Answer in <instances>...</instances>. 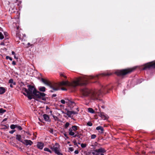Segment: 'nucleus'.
I'll list each match as a JSON object with an SVG mask.
<instances>
[{
    "mask_svg": "<svg viewBox=\"0 0 155 155\" xmlns=\"http://www.w3.org/2000/svg\"><path fill=\"white\" fill-rule=\"evenodd\" d=\"M111 74L110 73H105L97 74L95 76H82L76 78L75 80L71 83L68 81H62L59 83L60 87L63 86H67L74 87L79 85H86L88 83V81L89 80L91 79L97 80L101 76H109Z\"/></svg>",
    "mask_w": 155,
    "mask_h": 155,
    "instance_id": "nucleus-1",
    "label": "nucleus"
},
{
    "mask_svg": "<svg viewBox=\"0 0 155 155\" xmlns=\"http://www.w3.org/2000/svg\"><path fill=\"white\" fill-rule=\"evenodd\" d=\"M112 88L110 85H102L100 90H90L87 88H84L81 90V92L84 97L93 100H98V98L102 94H105L108 92L109 90Z\"/></svg>",
    "mask_w": 155,
    "mask_h": 155,
    "instance_id": "nucleus-2",
    "label": "nucleus"
},
{
    "mask_svg": "<svg viewBox=\"0 0 155 155\" xmlns=\"http://www.w3.org/2000/svg\"><path fill=\"white\" fill-rule=\"evenodd\" d=\"M27 87L28 88V90L25 88H24L22 90V91H25L26 93L23 92V94L27 96L29 99L31 100L34 97L44 101L47 100V97H46V94L37 91L32 85H29L27 86Z\"/></svg>",
    "mask_w": 155,
    "mask_h": 155,
    "instance_id": "nucleus-3",
    "label": "nucleus"
},
{
    "mask_svg": "<svg viewBox=\"0 0 155 155\" xmlns=\"http://www.w3.org/2000/svg\"><path fill=\"white\" fill-rule=\"evenodd\" d=\"M136 68V67H134L132 68L118 70L115 72V73L118 75H125L133 71Z\"/></svg>",
    "mask_w": 155,
    "mask_h": 155,
    "instance_id": "nucleus-4",
    "label": "nucleus"
},
{
    "mask_svg": "<svg viewBox=\"0 0 155 155\" xmlns=\"http://www.w3.org/2000/svg\"><path fill=\"white\" fill-rule=\"evenodd\" d=\"M106 152L104 149L100 148L96 150H91L88 153L89 155H104L103 153Z\"/></svg>",
    "mask_w": 155,
    "mask_h": 155,
    "instance_id": "nucleus-5",
    "label": "nucleus"
},
{
    "mask_svg": "<svg viewBox=\"0 0 155 155\" xmlns=\"http://www.w3.org/2000/svg\"><path fill=\"white\" fill-rule=\"evenodd\" d=\"M59 147V145L56 143L53 147H51V148L58 155H63L60 152Z\"/></svg>",
    "mask_w": 155,
    "mask_h": 155,
    "instance_id": "nucleus-6",
    "label": "nucleus"
},
{
    "mask_svg": "<svg viewBox=\"0 0 155 155\" xmlns=\"http://www.w3.org/2000/svg\"><path fill=\"white\" fill-rule=\"evenodd\" d=\"M155 68V61L147 63L145 64L142 68L143 70L148 69L154 68Z\"/></svg>",
    "mask_w": 155,
    "mask_h": 155,
    "instance_id": "nucleus-7",
    "label": "nucleus"
},
{
    "mask_svg": "<svg viewBox=\"0 0 155 155\" xmlns=\"http://www.w3.org/2000/svg\"><path fill=\"white\" fill-rule=\"evenodd\" d=\"M78 127L77 126L74 125L71 128H70L68 131L69 135L71 136L74 135L75 133L73 131H76L78 130Z\"/></svg>",
    "mask_w": 155,
    "mask_h": 155,
    "instance_id": "nucleus-8",
    "label": "nucleus"
},
{
    "mask_svg": "<svg viewBox=\"0 0 155 155\" xmlns=\"http://www.w3.org/2000/svg\"><path fill=\"white\" fill-rule=\"evenodd\" d=\"M50 87L54 91H58L60 89L59 83L51 84Z\"/></svg>",
    "mask_w": 155,
    "mask_h": 155,
    "instance_id": "nucleus-9",
    "label": "nucleus"
},
{
    "mask_svg": "<svg viewBox=\"0 0 155 155\" xmlns=\"http://www.w3.org/2000/svg\"><path fill=\"white\" fill-rule=\"evenodd\" d=\"M66 112H64L62 111V113L66 114L69 117H71V115L72 114H77V112H75L74 111H69L67 109H66Z\"/></svg>",
    "mask_w": 155,
    "mask_h": 155,
    "instance_id": "nucleus-10",
    "label": "nucleus"
},
{
    "mask_svg": "<svg viewBox=\"0 0 155 155\" xmlns=\"http://www.w3.org/2000/svg\"><path fill=\"white\" fill-rule=\"evenodd\" d=\"M68 104L69 105L68 106L71 109H73L74 107H76L75 103L70 100L68 101Z\"/></svg>",
    "mask_w": 155,
    "mask_h": 155,
    "instance_id": "nucleus-11",
    "label": "nucleus"
},
{
    "mask_svg": "<svg viewBox=\"0 0 155 155\" xmlns=\"http://www.w3.org/2000/svg\"><path fill=\"white\" fill-rule=\"evenodd\" d=\"M22 143L26 146L28 145L30 146L33 143V142L31 140H25Z\"/></svg>",
    "mask_w": 155,
    "mask_h": 155,
    "instance_id": "nucleus-12",
    "label": "nucleus"
},
{
    "mask_svg": "<svg viewBox=\"0 0 155 155\" xmlns=\"http://www.w3.org/2000/svg\"><path fill=\"white\" fill-rule=\"evenodd\" d=\"M44 146V144L43 143L41 142H38L37 144V147L38 148L42 150Z\"/></svg>",
    "mask_w": 155,
    "mask_h": 155,
    "instance_id": "nucleus-13",
    "label": "nucleus"
},
{
    "mask_svg": "<svg viewBox=\"0 0 155 155\" xmlns=\"http://www.w3.org/2000/svg\"><path fill=\"white\" fill-rule=\"evenodd\" d=\"M41 81L45 84L49 86L50 87L51 83L49 81L47 80H45L43 78H41Z\"/></svg>",
    "mask_w": 155,
    "mask_h": 155,
    "instance_id": "nucleus-14",
    "label": "nucleus"
},
{
    "mask_svg": "<svg viewBox=\"0 0 155 155\" xmlns=\"http://www.w3.org/2000/svg\"><path fill=\"white\" fill-rule=\"evenodd\" d=\"M96 130H98V132L101 133H103L104 131L103 128L101 126H99L97 127L96 128Z\"/></svg>",
    "mask_w": 155,
    "mask_h": 155,
    "instance_id": "nucleus-15",
    "label": "nucleus"
},
{
    "mask_svg": "<svg viewBox=\"0 0 155 155\" xmlns=\"http://www.w3.org/2000/svg\"><path fill=\"white\" fill-rule=\"evenodd\" d=\"M6 89L3 87H0V94H4L6 91Z\"/></svg>",
    "mask_w": 155,
    "mask_h": 155,
    "instance_id": "nucleus-16",
    "label": "nucleus"
},
{
    "mask_svg": "<svg viewBox=\"0 0 155 155\" xmlns=\"http://www.w3.org/2000/svg\"><path fill=\"white\" fill-rule=\"evenodd\" d=\"M16 139L19 141L21 142H22L23 141L21 139V135L19 134H17L16 135Z\"/></svg>",
    "mask_w": 155,
    "mask_h": 155,
    "instance_id": "nucleus-17",
    "label": "nucleus"
},
{
    "mask_svg": "<svg viewBox=\"0 0 155 155\" xmlns=\"http://www.w3.org/2000/svg\"><path fill=\"white\" fill-rule=\"evenodd\" d=\"M43 117L45 121H48L49 120V117L47 114H44L43 115Z\"/></svg>",
    "mask_w": 155,
    "mask_h": 155,
    "instance_id": "nucleus-18",
    "label": "nucleus"
},
{
    "mask_svg": "<svg viewBox=\"0 0 155 155\" xmlns=\"http://www.w3.org/2000/svg\"><path fill=\"white\" fill-rule=\"evenodd\" d=\"M39 89L41 91L45 92L46 90L45 87H39Z\"/></svg>",
    "mask_w": 155,
    "mask_h": 155,
    "instance_id": "nucleus-19",
    "label": "nucleus"
},
{
    "mask_svg": "<svg viewBox=\"0 0 155 155\" xmlns=\"http://www.w3.org/2000/svg\"><path fill=\"white\" fill-rule=\"evenodd\" d=\"M88 110L89 112L91 113L92 114L94 113V110L91 108H89L88 109Z\"/></svg>",
    "mask_w": 155,
    "mask_h": 155,
    "instance_id": "nucleus-20",
    "label": "nucleus"
},
{
    "mask_svg": "<svg viewBox=\"0 0 155 155\" xmlns=\"http://www.w3.org/2000/svg\"><path fill=\"white\" fill-rule=\"evenodd\" d=\"M76 133H77V134H74V135L73 136V137H77L79 138H80V134H79L78 132H76Z\"/></svg>",
    "mask_w": 155,
    "mask_h": 155,
    "instance_id": "nucleus-21",
    "label": "nucleus"
},
{
    "mask_svg": "<svg viewBox=\"0 0 155 155\" xmlns=\"http://www.w3.org/2000/svg\"><path fill=\"white\" fill-rule=\"evenodd\" d=\"M100 116L102 117V118H104V119H105L107 118V117H106L105 115L103 113H101L100 114Z\"/></svg>",
    "mask_w": 155,
    "mask_h": 155,
    "instance_id": "nucleus-22",
    "label": "nucleus"
},
{
    "mask_svg": "<svg viewBox=\"0 0 155 155\" xmlns=\"http://www.w3.org/2000/svg\"><path fill=\"white\" fill-rule=\"evenodd\" d=\"M69 100H67L66 101H65L64 100H61V102L62 104H65V103H67L68 104V102Z\"/></svg>",
    "mask_w": 155,
    "mask_h": 155,
    "instance_id": "nucleus-23",
    "label": "nucleus"
},
{
    "mask_svg": "<svg viewBox=\"0 0 155 155\" xmlns=\"http://www.w3.org/2000/svg\"><path fill=\"white\" fill-rule=\"evenodd\" d=\"M44 150L45 151H47L49 152L50 153H51V151L47 147H45L44 149Z\"/></svg>",
    "mask_w": 155,
    "mask_h": 155,
    "instance_id": "nucleus-24",
    "label": "nucleus"
},
{
    "mask_svg": "<svg viewBox=\"0 0 155 155\" xmlns=\"http://www.w3.org/2000/svg\"><path fill=\"white\" fill-rule=\"evenodd\" d=\"M16 124L14 125L12 124L10 126V128L12 129H14L15 128H16Z\"/></svg>",
    "mask_w": 155,
    "mask_h": 155,
    "instance_id": "nucleus-25",
    "label": "nucleus"
},
{
    "mask_svg": "<svg viewBox=\"0 0 155 155\" xmlns=\"http://www.w3.org/2000/svg\"><path fill=\"white\" fill-rule=\"evenodd\" d=\"M16 128H17V129L19 130H21L22 129V128L21 127V126H18L17 125H16Z\"/></svg>",
    "mask_w": 155,
    "mask_h": 155,
    "instance_id": "nucleus-26",
    "label": "nucleus"
},
{
    "mask_svg": "<svg viewBox=\"0 0 155 155\" xmlns=\"http://www.w3.org/2000/svg\"><path fill=\"white\" fill-rule=\"evenodd\" d=\"M6 110H4L2 108L0 109V114H3L5 112Z\"/></svg>",
    "mask_w": 155,
    "mask_h": 155,
    "instance_id": "nucleus-27",
    "label": "nucleus"
},
{
    "mask_svg": "<svg viewBox=\"0 0 155 155\" xmlns=\"http://www.w3.org/2000/svg\"><path fill=\"white\" fill-rule=\"evenodd\" d=\"M70 124L68 122H67L66 123L65 125V128L66 129L69 126Z\"/></svg>",
    "mask_w": 155,
    "mask_h": 155,
    "instance_id": "nucleus-28",
    "label": "nucleus"
},
{
    "mask_svg": "<svg viewBox=\"0 0 155 155\" xmlns=\"http://www.w3.org/2000/svg\"><path fill=\"white\" fill-rule=\"evenodd\" d=\"M9 83H13L14 85H15V83H14L13 80L12 79H10L8 82Z\"/></svg>",
    "mask_w": 155,
    "mask_h": 155,
    "instance_id": "nucleus-29",
    "label": "nucleus"
},
{
    "mask_svg": "<svg viewBox=\"0 0 155 155\" xmlns=\"http://www.w3.org/2000/svg\"><path fill=\"white\" fill-rule=\"evenodd\" d=\"M87 125L88 126H92V123L91 121H88L87 123Z\"/></svg>",
    "mask_w": 155,
    "mask_h": 155,
    "instance_id": "nucleus-30",
    "label": "nucleus"
},
{
    "mask_svg": "<svg viewBox=\"0 0 155 155\" xmlns=\"http://www.w3.org/2000/svg\"><path fill=\"white\" fill-rule=\"evenodd\" d=\"M96 137V136L95 134H92L91 136V138L92 139H94Z\"/></svg>",
    "mask_w": 155,
    "mask_h": 155,
    "instance_id": "nucleus-31",
    "label": "nucleus"
},
{
    "mask_svg": "<svg viewBox=\"0 0 155 155\" xmlns=\"http://www.w3.org/2000/svg\"><path fill=\"white\" fill-rule=\"evenodd\" d=\"M4 38V36L2 33L0 32V39H2Z\"/></svg>",
    "mask_w": 155,
    "mask_h": 155,
    "instance_id": "nucleus-32",
    "label": "nucleus"
},
{
    "mask_svg": "<svg viewBox=\"0 0 155 155\" xmlns=\"http://www.w3.org/2000/svg\"><path fill=\"white\" fill-rule=\"evenodd\" d=\"M86 145L84 143H81V147L82 148H85L86 147Z\"/></svg>",
    "mask_w": 155,
    "mask_h": 155,
    "instance_id": "nucleus-33",
    "label": "nucleus"
},
{
    "mask_svg": "<svg viewBox=\"0 0 155 155\" xmlns=\"http://www.w3.org/2000/svg\"><path fill=\"white\" fill-rule=\"evenodd\" d=\"M6 58L7 59H9L11 61H12V58L8 56H6Z\"/></svg>",
    "mask_w": 155,
    "mask_h": 155,
    "instance_id": "nucleus-34",
    "label": "nucleus"
},
{
    "mask_svg": "<svg viewBox=\"0 0 155 155\" xmlns=\"http://www.w3.org/2000/svg\"><path fill=\"white\" fill-rule=\"evenodd\" d=\"M16 35L17 37H18L19 38H21V35L18 33L17 31L16 32Z\"/></svg>",
    "mask_w": 155,
    "mask_h": 155,
    "instance_id": "nucleus-35",
    "label": "nucleus"
},
{
    "mask_svg": "<svg viewBox=\"0 0 155 155\" xmlns=\"http://www.w3.org/2000/svg\"><path fill=\"white\" fill-rule=\"evenodd\" d=\"M12 54L14 55V58H15L17 59V58H16L15 55V53L14 51H12Z\"/></svg>",
    "mask_w": 155,
    "mask_h": 155,
    "instance_id": "nucleus-36",
    "label": "nucleus"
},
{
    "mask_svg": "<svg viewBox=\"0 0 155 155\" xmlns=\"http://www.w3.org/2000/svg\"><path fill=\"white\" fill-rule=\"evenodd\" d=\"M60 76H61V77H63L65 78H66V76L63 73H61L60 74Z\"/></svg>",
    "mask_w": 155,
    "mask_h": 155,
    "instance_id": "nucleus-37",
    "label": "nucleus"
},
{
    "mask_svg": "<svg viewBox=\"0 0 155 155\" xmlns=\"http://www.w3.org/2000/svg\"><path fill=\"white\" fill-rule=\"evenodd\" d=\"M15 130H12L9 131V133L11 134H13L15 132Z\"/></svg>",
    "mask_w": 155,
    "mask_h": 155,
    "instance_id": "nucleus-38",
    "label": "nucleus"
},
{
    "mask_svg": "<svg viewBox=\"0 0 155 155\" xmlns=\"http://www.w3.org/2000/svg\"><path fill=\"white\" fill-rule=\"evenodd\" d=\"M74 109H76V110H77V111L76 112H77V113H78V112L79 111L78 108L76 106V107H75Z\"/></svg>",
    "mask_w": 155,
    "mask_h": 155,
    "instance_id": "nucleus-39",
    "label": "nucleus"
},
{
    "mask_svg": "<svg viewBox=\"0 0 155 155\" xmlns=\"http://www.w3.org/2000/svg\"><path fill=\"white\" fill-rule=\"evenodd\" d=\"M74 152V153L76 154H77L78 153V151L77 150H75Z\"/></svg>",
    "mask_w": 155,
    "mask_h": 155,
    "instance_id": "nucleus-40",
    "label": "nucleus"
},
{
    "mask_svg": "<svg viewBox=\"0 0 155 155\" xmlns=\"http://www.w3.org/2000/svg\"><path fill=\"white\" fill-rule=\"evenodd\" d=\"M27 45L28 46V47L29 46H31L32 45H31L30 43H28Z\"/></svg>",
    "mask_w": 155,
    "mask_h": 155,
    "instance_id": "nucleus-41",
    "label": "nucleus"
},
{
    "mask_svg": "<svg viewBox=\"0 0 155 155\" xmlns=\"http://www.w3.org/2000/svg\"><path fill=\"white\" fill-rule=\"evenodd\" d=\"M61 89L62 90H66V89L65 88H61Z\"/></svg>",
    "mask_w": 155,
    "mask_h": 155,
    "instance_id": "nucleus-42",
    "label": "nucleus"
},
{
    "mask_svg": "<svg viewBox=\"0 0 155 155\" xmlns=\"http://www.w3.org/2000/svg\"><path fill=\"white\" fill-rule=\"evenodd\" d=\"M12 64H13V65L15 64H16L15 62L14 61H13L12 62Z\"/></svg>",
    "mask_w": 155,
    "mask_h": 155,
    "instance_id": "nucleus-43",
    "label": "nucleus"
},
{
    "mask_svg": "<svg viewBox=\"0 0 155 155\" xmlns=\"http://www.w3.org/2000/svg\"><path fill=\"white\" fill-rule=\"evenodd\" d=\"M7 118H5L3 120V121H5L7 120Z\"/></svg>",
    "mask_w": 155,
    "mask_h": 155,
    "instance_id": "nucleus-44",
    "label": "nucleus"
},
{
    "mask_svg": "<svg viewBox=\"0 0 155 155\" xmlns=\"http://www.w3.org/2000/svg\"><path fill=\"white\" fill-rule=\"evenodd\" d=\"M64 136L65 137H66L67 138H68V136H67V135L66 134H64Z\"/></svg>",
    "mask_w": 155,
    "mask_h": 155,
    "instance_id": "nucleus-45",
    "label": "nucleus"
},
{
    "mask_svg": "<svg viewBox=\"0 0 155 155\" xmlns=\"http://www.w3.org/2000/svg\"><path fill=\"white\" fill-rule=\"evenodd\" d=\"M56 94H54L52 95V96L54 97H56Z\"/></svg>",
    "mask_w": 155,
    "mask_h": 155,
    "instance_id": "nucleus-46",
    "label": "nucleus"
},
{
    "mask_svg": "<svg viewBox=\"0 0 155 155\" xmlns=\"http://www.w3.org/2000/svg\"><path fill=\"white\" fill-rule=\"evenodd\" d=\"M54 117V119L56 120V119H58V118L57 117Z\"/></svg>",
    "mask_w": 155,
    "mask_h": 155,
    "instance_id": "nucleus-47",
    "label": "nucleus"
},
{
    "mask_svg": "<svg viewBox=\"0 0 155 155\" xmlns=\"http://www.w3.org/2000/svg\"><path fill=\"white\" fill-rule=\"evenodd\" d=\"M10 86L11 87H13V85L12 84H10Z\"/></svg>",
    "mask_w": 155,
    "mask_h": 155,
    "instance_id": "nucleus-48",
    "label": "nucleus"
},
{
    "mask_svg": "<svg viewBox=\"0 0 155 155\" xmlns=\"http://www.w3.org/2000/svg\"><path fill=\"white\" fill-rule=\"evenodd\" d=\"M19 27L18 26H17V27H16V29L17 30H18L19 29Z\"/></svg>",
    "mask_w": 155,
    "mask_h": 155,
    "instance_id": "nucleus-49",
    "label": "nucleus"
},
{
    "mask_svg": "<svg viewBox=\"0 0 155 155\" xmlns=\"http://www.w3.org/2000/svg\"><path fill=\"white\" fill-rule=\"evenodd\" d=\"M7 33H6V32H5V33H4V35H6H6H7Z\"/></svg>",
    "mask_w": 155,
    "mask_h": 155,
    "instance_id": "nucleus-50",
    "label": "nucleus"
},
{
    "mask_svg": "<svg viewBox=\"0 0 155 155\" xmlns=\"http://www.w3.org/2000/svg\"><path fill=\"white\" fill-rule=\"evenodd\" d=\"M5 129L7 128V127L5 125Z\"/></svg>",
    "mask_w": 155,
    "mask_h": 155,
    "instance_id": "nucleus-51",
    "label": "nucleus"
},
{
    "mask_svg": "<svg viewBox=\"0 0 155 155\" xmlns=\"http://www.w3.org/2000/svg\"><path fill=\"white\" fill-rule=\"evenodd\" d=\"M23 36H24L25 37V34H24L23 35Z\"/></svg>",
    "mask_w": 155,
    "mask_h": 155,
    "instance_id": "nucleus-52",
    "label": "nucleus"
},
{
    "mask_svg": "<svg viewBox=\"0 0 155 155\" xmlns=\"http://www.w3.org/2000/svg\"><path fill=\"white\" fill-rule=\"evenodd\" d=\"M3 43H1V45H3Z\"/></svg>",
    "mask_w": 155,
    "mask_h": 155,
    "instance_id": "nucleus-53",
    "label": "nucleus"
},
{
    "mask_svg": "<svg viewBox=\"0 0 155 155\" xmlns=\"http://www.w3.org/2000/svg\"><path fill=\"white\" fill-rule=\"evenodd\" d=\"M78 144H80V143H78Z\"/></svg>",
    "mask_w": 155,
    "mask_h": 155,
    "instance_id": "nucleus-54",
    "label": "nucleus"
},
{
    "mask_svg": "<svg viewBox=\"0 0 155 155\" xmlns=\"http://www.w3.org/2000/svg\"><path fill=\"white\" fill-rule=\"evenodd\" d=\"M51 92H53V91H51Z\"/></svg>",
    "mask_w": 155,
    "mask_h": 155,
    "instance_id": "nucleus-55",
    "label": "nucleus"
}]
</instances>
